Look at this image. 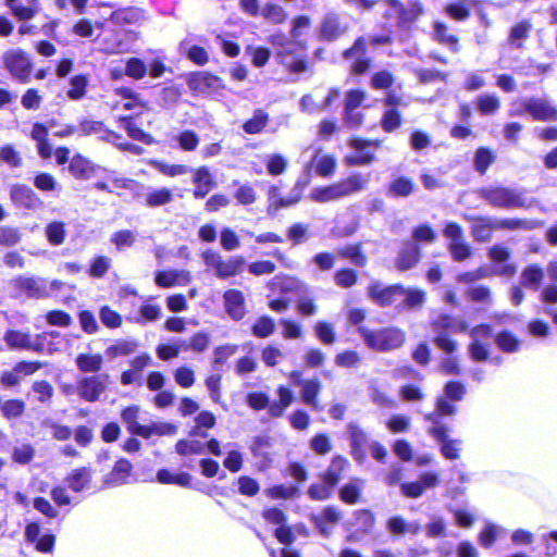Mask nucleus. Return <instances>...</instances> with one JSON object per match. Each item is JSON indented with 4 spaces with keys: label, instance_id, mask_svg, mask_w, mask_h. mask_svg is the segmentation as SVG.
<instances>
[{
    "label": "nucleus",
    "instance_id": "1",
    "mask_svg": "<svg viewBox=\"0 0 557 557\" xmlns=\"http://www.w3.org/2000/svg\"><path fill=\"white\" fill-rule=\"evenodd\" d=\"M456 407L443 398H438L433 412L425 414V420L432 422L429 434L440 444V450L444 458L455 460L460 457L462 442L449 438L448 429L440 423L444 416H453Z\"/></svg>",
    "mask_w": 557,
    "mask_h": 557
},
{
    "label": "nucleus",
    "instance_id": "2",
    "mask_svg": "<svg viewBox=\"0 0 557 557\" xmlns=\"http://www.w3.org/2000/svg\"><path fill=\"white\" fill-rule=\"evenodd\" d=\"M278 61L293 73H302L307 69L304 58V46L297 39H289L277 33L271 36Z\"/></svg>",
    "mask_w": 557,
    "mask_h": 557
},
{
    "label": "nucleus",
    "instance_id": "3",
    "mask_svg": "<svg viewBox=\"0 0 557 557\" xmlns=\"http://www.w3.org/2000/svg\"><path fill=\"white\" fill-rule=\"evenodd\" d=\"M358 333L367 347L375 351H391L403 346L405 342V333L397 327L370 330L359 326Z\"/></svg>",
    "mask_w": 557,
    "mask_h": 557
},
{
    "label": "nucleus",
    "instance_id": "4",
    "mask_svg": "<svg viewBox=\"0 0 557 557\" xmlns=\"http://www.w3.org/2000/svg\"><path fill=\"white\" fill-rule=\"evenodd\" d=\"M201 259L206 267L211 269L218 278L226 280L235 276L244 270L245 259L242 256H232L227 259L212 250L207 249L201 253Z\"/></svg>",
    "mask_w": 557,
    "mask_h": 557
},
{
    "label": "nucleus",
    "instance_id": "5",
    "mask_svg": "<svg viewBox=\"0 0 557 557\" xmlns=\"http://www.w3.org/2000/svg\"><path fill=\"white\" fill-rule=\"evenodd\" d=\"M535 199H528L523 188L506 186L490 187V206L502 209H528L535 203Z\"/></svg>",
    "mask_w": 557,
    "mask_h": 557
},
{
    "label": "nucleus",
    "instance_id": "6",
    "mask_svg": "<svg viewBox=\"0 0 557 557\" xmlns=\"http://www.w3.org/2000/svg\"><path fill=\"white\" fill-rule=\"evenodd\" d=\"M14 297L26 296L33 299L48 298V280L35 275H17L10 281Z\"/></svg>",
    "mask_w": 557,
    "mask_h": 557
},
{
    "label": "nucleus",
    "instance_id": "7",
    "mask_svg": "<svg viewBox=\"0 0 557 557\" xmlns=\"http://www.w3.org/2000/svg\"><path fill=\"white\" fill-rule=\"evenodd\" d=\"M5 70L21 83H27L32 73V61L22 49H10L2 55Z\"/></svg>",
    "mask_w": 557,
    "mask_h": 557
},
{
    "label": "nucleus",
    "instance_id": "8",
    "mask_svg": "<svg viewBox=\"0 0 557 557\" xmlns=\"http://www.w3.org/2000/svg\"><path fill=\"white\" fill-rule=\"evenodd\" d=\"M437 335L434 339L436 346L447 354H451L456 349V343L449 338L447 331L459 333L467 329L466 323L457 318L449 315H441L434 322Z\"/></svg>",
    "mask_w": 557,
    "mask_h": 557
},
{
    "label": "nucleus",
    "instance_id": "9",
    "mask_svg": "<svg viewBox=\"0 0 557 557\" xmlns=\"http://www.w3.org/2000/svg\"><path fill=\"white\" fill-rule=\"evenodd\" d=\"M107 373L84 376L77 382V393L86 401H97L108 387Z\"/></svg>",
    "mask_w": 557,
    "mask_h": 557
},
{
    "label": "nucleus",
    "instance_id": "10",
    "mask_svg": "<svg viewBox=\"0 0 557 557\" xmlns=\"http://www.w3.org/2000/svg\"><path fill=\"white\" fill-rule=\"evenodd\" d=\"M490 276L500 275L510 277L512 276L517 268L513 263L509 262L510 251L507 247L496 245L490 247Z\"/></svg>",
    "mask_w": 557,
    "mask_h": 557
},
{
    "label": "nucleus",
    "instance_id": "11",
    "mask_svg": "<svg viewBox=\"0 0 557 557\" xmlns=\"http://www.w3.org/2000/svg\"><path fill=\"white\" fill-rule=\"evenodd\" d=\"M188 86L196 92L216 96L224 89V83L222 78L209 73V72H197L188 78Z\"/></svg>",
    "mask_w": 557,
    "mask_h": 557
},
{
    "label": "nucleus",
    "instance_id": "12",
    "mask_svg": "<svg viewBox=\"0 0 557 557\" xmlns=\"http://www.w3.org/2000/svg\"><path fill=\"white\" fill-rule=\"evenodd\" d=\"M523 112L536 121H556L557 110L543 98L529 97L521 101Z\"/></svg>",
    "mask_w": 557,
    "mask_h": 557
},
{
    "label": "nucleus",
    "instance_id": "13",
    "mask_svg": "<svg viewBox=\"0 0 557 557\" xmlns=\"http://www.w3.org/2000/svg\"><path fill=\"white\" fill-rule=\"evenodd\" d=\"M3 339L11 349L41 352L45 348L44 343L40 342V335L33 337L28 332L9 330Z\"/></svg>",
    "mask_w": 557,
    "mask_h": 557
},
{
    "label": "nucleus",
    "instance_id": "14",
    "mask_svg": "<svg viewBox=\"0 0 557 557\" xmlns=\"http://www.w3.org/2000/svg\"><path fill=\"white\" fill-rule=\"evenodd\" d=\"M403 293L400 285L383 286L380 282H373L368 287L369 297L382 307L398 302Z\"/></svg>",
    "mask_w": 557,
    "mask_h": 557
},
{
    "label": "nucleus",
    "instance_id": "15",
    "mask_svg": "<svg viewBox=\"0 0 557 557\" xmlns=\"http://www.w3.org/2000/svg\"><path fill=\"white\" fill-rule=\"evenodd\" d=\"M444 235L448 238L449 251L456 261H462L470 256V247L465 243L462 231L456 223H447Z\"/></svg>",
    "mask_w": 557,
    "mask_h": 557
},
{
    "label": "nucleus",
    "instance_id": "16",
    "mask_svg": "<svg viewBox=\"0 0 557 557\" xmlns=\"http://www.w3.org/2000/svg\"><path fill=\"white\" fill-rule=\"evenodd\" d=\"M344 59L351 61V72L363 74L370 66V58L367 55V42L363 37L358 38L350 49L344 52Z\"/></svg>",
    "mask_w": 557,
    "mask_h": 557
},
{
    "label": "nucleus",
    "instance_id": "17",
    "mask_svg": "<svg viewBox=\"0 0 557 557\" xmlns=\"http://www.w3.org/2000/svg\"><path fill=\"white\" fill-rule=\"evenodd\" d=\"M10 197L16 207L36 210L42 206V201L36 193L28 186L15 184L11 186Z\"/></svg>",
    "mask_w": 557,
    "mask_h": 557
},
{
    "label": "nucleus",
    "instance_id": "18",
    "mask_svg": "<svg viewBox=\"0 0 557 557\" xmlns=\"http://www.w3.org/2000/svg\"><path fill=\"white\" fill-rule=\"evenodd\" d=\"M351 456L358 463H363L367 459L366 446H369L368 434L355 422L347 425Z\"/></svg>",
    "mask_w": 557,
    "mask_h": 557
},
{
    "label": "nucleus",
    "instance_id": "19",
    "mask_svg": "<svg viewBox=\"0 0 557 557\" xmlns=\"http://www.w3.org/2000/svg\"><path fill=\"white\" fill-rule=\"evenodd\" d=\"M342 518L341 510L335 506H326L321 512L312 515L311 521L319 532L327 537L332 534L334 527Z\"/></svg>",
    "mask_w": 557,
    "mask_h": 557
},
{
    "label": "nucleus",
    "instance_id": "20",
    "mask_svg": "<svg viewBox=\"0 0 557 557\" xmlns=\"http://www.w3.org/2000/svg\"><path fill=\"white\" fill-rule=\"evenodd\" d=\"M385 2L389 5L387 15H396L401 24L416 21L423 12L421 3L418 1L411 2L407 8H405L398 0H385Z\"/></svg>",
    "mask_w": 557,
    "mask_h": 557
},
{
    "label": "nucleus",
    "instance_id": "21",
    "mask_svg": "<svg viewBox=\"0 0 557 557\" xmlns=\"http://www.w3.org/2000/svg\"><path fill=\"white\" fill-rule=\"evenodd\" d=\"M469 352L472 359L482 361L487 358V325L481 324L471 330Z\"/></svg>",
    "mask_w": 557,
    "mask_h": 557
},
{
    "label": "nucleus",
    "instance_id": "22",
    "mask_svg": "<svg viewBox=\"0 0 557 557\" xmlns=\"http://www.w3.org/2000/svg\"><path fill=\"white\" fill-rule=\"evenodd\" d=\"M138 199H143L147 207L156 208L165 206L173 201L174 195L171 189L166 187L154 188L151 186H144L140 190Z\"/></svg>",
    "mask_w": 557,
    "mask_h": 557
},
{
    "label": "nucleus",
    "instance_id": "23",
    "mask_svg": "<svg viewBox=\"0 0 557 557\" xmlns=\"http://www.w3.org/2000/svg\"><path fill=\"white\" fill-rule=\"evenodd\" d=\"M311 169H313L319 176L330 177L335 172L336 159L331 154H322V148H317L310 162L306 165L308 172Z\"/></svg>",
    "mask_w": 557,
    "mask_h": 557
},
{
    "label": "nucleus",
    "instance_id": "24",
    "mask_svg": "<svg viewBox=\"0 0 557 557\" xmlns=\"http://www.w3.org/2000/svg\"><path fill=\"white\" fill-rule=\"evenodd\" d=\"M223 300L225 310L233 320L239 321L245 317V298L240 290H226L223 295Z\"/></svg>",
    "mask_w": 557,
    "mask_h": 557
},
{
    "label": "nucleus",
    "instance_id": "25",
    "mask_svg": "<svg viewBox=\"0 0 557 557\" xmlns=\"http://www.w3.org/2000/svg\"><path fill=\"white\" fill-rule=\"evenodd\" d=\"M349 467L350 463L347 458L336 455L332 458L327 469L320 474V479L335 487Z\"/></svg>",
    "mask_w": 557,
    "mask_h": 557
},
{
    "label": "nucleus",
    "instance_id": "26",
    "mask_svg": "<svg viewBox=\"0 0 557 557\" xmlns=\"http://www.w3.org/2000/svg\"><path fill=\"white\" fill-rule=\"evenodd\" d=\"M191 172H194L193 183L196 185L194 197L202 199L215 185L213 176L207 166H200Z\"/></svg>",
    "mask_w": 557,
    "mask_h": 557
},
{
    "label": "nucleus",
    "instance_id": "27",
    "mask_svg": "<svg viewBox=\"0 0 557 557\" xmlns=\"http://www.w3.org/2000/svg\"><path fill=\"white\" fill-rule=\"evenodd\" d=\"M132 468L133 466L128 460L124 458L119 459L111 472L104 476V485L113 487L127 483Z\"/></svg>",
    "mask_w": 557,
    "mask_h": 557
},
{
    "label": "nucleus",
    "instance_id": "28",
    "mask_svg": "<svg viewBox=\"0 0 557 557\" xmlns=\"http://www.w3.org/2000/svg\"><path fill=\"white\" fill-rule=\"evenodd\" d=\"M189 273L185 270L158 271L154 282L163 288L173 287L175 285H185L189 282Z\"/></svg>",
    "mask_w": 557,
    "mask_h": 557
},
{
    "label": "nucleus",
    "instance_id": "29",
    "mask_svg": "<svg viewBox=\"0 0 557 557\" xmlns=\"http://www.w3.org/2000/svg\"><path fill=\"white\" fill-rule=\"evenodd\" d=\"M420 259L419 247L411 242L405 244L398 253L396 264L400 271H406L413 268Z\"/></svg>",
    "mask_w": 557,
    "mask_h": 557
},
{
    "label": "nucleus",
    "instance_id": "30",
    "mask_svg": "<svg viewBox=\"0 0 557 557\" xmlns=\"http://www.w3.org/2000/svg\"><path fill=\"white\" fill-rule=\"evenodd\" d=\"M138 413H139V408L137 406H132V407L125 408L122 411L121 418H122V421L126 424L127 430L131 434L138 435L141 437H147V435H148L147 425H141L138 423V421H137Z\"/></svg>",
    "mask_w": 557,
    "mask_h": 557
},
{
    "label": "nucleus",
    "instance_id": "31",
    "mask_svg": "<svg viewBox=\"0 0 557 557\" xmlns=\"http://www.w3.org/2000/svg\"><path fill=\"white\" fill-rule=\"evenodd\" d=\"M343 197L362 191L369 184V177L361 173H355L345 180L337 182Z\"/></svg>",
    "mask_w": 557,
    "mask_h": 557
},
{
    "label": "nucleus",
    "instance_id": "32",
    "mask_svg": "<svg viewBox=\"0 0 557 557\" xmlns=\"http://www.w3.org/2000/svg\"><path fill=\"white\" fill-rule=\"evenodd\" d=\"M386 529L389 533L394 535H404L406 533L418 534L420 532L421 525L417 521L406 522L405 519L400 516L392 517L386 522Z\"/></svg>",
    "mask_w": 557,
    "mask_h": 557
},
{
    "label": "nucleus",
    "instance_id": "33",
    "mask_svg": "<svg viewBox=\"0 0 557 557\" xmlns=\"http://www.w3.org/2000/svg\"><path fill=\"white\" fill-rule=\"evenodd\" d=\"M544 280V271L537 264L527 265L520 275L521 285L532 290H539Z\"/></svg>",
    "mask_w": 557,
    "mask_h": 557
},
{
    "label": "nucleus",
    "instance_id": "34",
    "mask_svg": "<svg viewBox=\"0 0 557 557\" xmlns=\"http://www.w3.org/2000/svg\"><path fill=\"white\" fill-rule=\"evenodd\" d=\"M90 480L91 469L87 467H82L73 470L66 476L65 482L73 492L79 493L89 485Z\"/></svg>",
    "mask_w": 557,
    "mask_h": 557
},
{
    "label": "nucleus",
    "instance_id": "35",
    "mask_svg": "<svg viewBox=\"0 0 557 557\" xmlns=\"http://www.w3.org/2000/svg\"><path fill=\"white\" fill-rule=\"evenodd\" d=\"M300 388V396L304 404L312 409H319L318 395L322 388L321 382L317 377L309 379L304 382Z\"/></svg>",
    "mask_w": 557,
    "mask_h": 557
},
{
    "label": "nucleus",
    "instance_id": "36",
    "mask_svg": "<svg viewBox=\"0 0 557 557\" xmlns=\"http://www.w3.org/2000/svg\"><path fill=\"white\" fill-rule=\"evenodd\" d=\"M94 170V164L81 154H75L70 160L69 171L77 180H88Z\"/></svg>",
    "mask_w": 557,
    "mask_h": 557
},
{
    "label": "nucleus",
    "instance_id": "37",
    "mask_svg": "<svg viewBox=\"0 0 557 557\" xmlns=\"http://www.w3.org/2000/svg\"><path fill=\"white\" fill-rule=\"evenodd\" d=\"M143 18L144 11L138 8L119 9L110 15V21L116 25L136 24Z\"/></svg>",
    "mask_w": 557,
    "mask_h": 557
},
{
    "label": "nucleus",
    "instance_id": "38",
    "mask_svg": "<svg viewBox=\"0 0 557 557\" xmlns=\"http://www.w3.org/2000/svg\"><path fill=\"white\" fill-rule=\"evenodd\" d=\"M346 32V27L342 26L335 14H327L320 28V35L325 40H334Z\"/></svg>",
    "mask_w": 557,
    "mask_h": 557
},
{
    "label": "nucleus",
    "instance_id": "39",
    "mask_svg": "<svg viewBox=\"0 0 557 557\" xmlns=\"http://www.w3.org/2000/svg\"><path fill=\"white\" fill-rule=\"evenodd\" d=\"M310 197L313 201L325 203L339 200L343 197L338 183L332 185L315 187L311 190Z\"/></svg>",
    "mask_w": 557,
    "mask_h": 557
},
{
    "label": "nucleus",
    "instance_id": "40",
    "mask_svg": "<svg viewBox=\"0 0 557 557\" xmlns=\"http://www.w3.org/2000/svg\"><path fill=\"white\" fill-rule=\"evenodd\" d=\"M364 482L361 479L354 478L339 490V498L346 504L354 505L359 502Z\"/></svg>",
    "mask_w": 557,
    "mask_h": 557
},
{
    "label": "nucleus",
    "instance_id": "41",
    "mask_svg": "<svg viewBox=\"0 0 557 557\" xmlns=\"http://www.w3.org/2000/svg\"><path fill=\"white\" fill-rule=\"evenodd\" d=\"M76 367L85 373H97L101 370L103 358L100 354H79L75 359Z\"/></svg>",
    "mask_w": 557,
    "mask_h": 557
},
{
    "label": "nucleus",
    "instance_id": "42",
    "mask_svg": "<svg viewBox=\"0 0 557 557\" xmlns=\"http://www.w3.org/2000/svg\"><path fill=\"white\" fill-rule=\"evenodd\" d=\"M531 30L532 24L529 21L523 20L518 22L510 28L508 37L509 45L517 49L522 48L523 40L529 37Z\"/></svg>",
    "mask_w": 557,
    "mask_h": 557
},
{
    "label": "nucleus",
    "instance_id": "43",
    "mask_svg": "<svg viewBox=\"0 0 557 557\" xmlns=\"http://www.w3.org/2000/svg\"><path fill=\"white\" fill-rule=\"evenodd\" d=\"M532 223L528 220L517 218L491 219L490 232L492 230H531Z\"/></svg>",
    "mask_w": 557,
    "mask_h": 557
},
{
    "label": "nucleus",
    "instance_id": "44",
    "mask_svg": "<svg viewBox=\"0 0 557 557\" xmlns=\"http://www.w3.org/2000/svg\"><path fill=\"white\" fill-rule=\"evenodd\" d=\"M497 347L507 354H513L520 349L521 341L510 331H502L495 336Z\"/></svg>",
    "mask_w": 557,
    "mask_h": 557
},
{
    "label": "nucleus",
    "instance_id": "45",
    "mask_svg": "<svg viewBox=\"0 0 557 557\" xmlns=\"http://www.w3.org/2000/svg\"><path fill=\"white\" fill-rule=\"evenodd\" d=\"M414 189L413 182L405 176L394 178L388 187L387 195L392 197H408Z\"/></svg>",
    "mask_w": 557,
    "mask_h": 557
},
{
    "label": "nucleus",
    "instance_id": "46",
    "mask_svg": "<svg viewBox=\"0 0 557 557\" xmlns=\"http://www.w3.org/2000/svg\"><path fill=\"white\" fill-rule=\"evenodd\" d=\"M157 480L162 484H175L182 487H188L191 482V475L187 472L172 473L166 469L157 472Z\"/></svg>",
    "mask_w": 557,
    "mask_h": 557
},
{
    "label": "nucleus",
    "instance_id": "47",
    "mask_svg": "<svg viewBox=\"0 0 557 557\" xmlns=\"http://www.w3.org/2000/svg\"><path fill=\"white\" fill-rule=\"evenodd\" d=\"M8 7L21 21H29L38 13L37 0H27V5H23L20 2L14 1L8 4Z\"/></svg>",
    "mask_w": 557,
    "mask_h": 557
},
{
    "label": "nucleus",
    "instance_id": "48",
    "mask_svg": "<svg viewBox=\"0 0 557 557\" xmlns=\"http://www.w3.org/2000/svg\"><path fill=\"white\" fill-rule=\"evenodd\" d=\"M269 115L261 109L253 112L251 119L246 121L243 125L245 133L253 135L259 134L268 124Z\"/></svg>",
    "mask_w": 557,
    "mask_h": 557
},
{
    "label": "nucleus",
    "instance_id": "49",
    "mask_svg": "<svg viewBox=\"0 0 557 557\" xmlns=\"http://www.w3.org/2000/svg\"><path fill=\"white\" fill-rule=\"evenodd\" d=\"M120 122L122 127L126 131L127 135L134 139L139 140L145 144H150L151 137L149 134L145 133L140 127H138L131 116L120 117Z\"/></svg>",
    "mask_w": 557,
    "mask_h": 557
},
{
    "label": "nucleus",
    "instance_id": "50",
    "mask_svg": "<svg viewBox=\"0 0 557 557\" xmlns=\"http://www.w3.org/2000/svg\"><path fill=\"white\" fill-rule=\"evenodd\" d=\"M181 49L187 55V58L196 63L197 65H205L209 61V54L207 50L199 46H189L187 41L181 44Z\"/></svg>",
    "mask_w": 557,
    "mask_h": 557
},
{
    "label": "nucleus",
    "instance_id": "51",
    "mask_svg": "<svg viewBox=\"0 0 557 557\" xmlns=\"http://www.w3.org/2000/svg\"><path fill=\"white\" fill-rule=\"evenodd\" d=\"M138 347L134 339H120L107 348V354L111 357L127 356L133 354Z\"/></svg>",
    "mask_w": 557,
    "mask_h": 557
},
{
    "label": "nucleus",
    "instance_id": "52",
    "mask_svg": "<svg viewBox=\"0 0 557 557\" xmlns=\"http://www.w3.org/2000/svg\"><path fill=\"white\" fill-rule=\"evenodd\" d=\"M434 38L438 42L448 46L450 50L455 52L458 50V39L456 36L447 34V26L444 23H434Z\"/></svg>",
    "mask_w": 557,
    "mask_h": 557
},
{
    "label": "nucleus",
    "instance_id": "53",
    "mask_svg": "<svg viewBox=\"0 0 557 557\" xmlns=\"http://www.w3.org/2000/svg\"><path fill=\"white\" fill-rule=\"evenodd\" d=\"M287 160L280 153L268 154L265 158V165L268 173L273 176L283 174L287 169Z\"/></svg>",
    "mask_w": 557,
    "mask_h": 557
},
{
    "label": "nucleus",
    "instance_id": "54",
    "mask_svg": "<svg viewBox=\"0 0 557 557\" xmlns=\"http://www.w3.org/2000/svg\"><path fill=\"white\" fill-rule=\"evenodd\" d=\"M48 242L53 246L63 244L65 239V228L62 222H51L45 230Z\"/></svg>",
    "mask_w": 557,
    "mask_h": 557
},
{
    "label": "nucleus",
    "instance_id": "55",
    "mask_svg": "<svg viewBox=\"0 0 557 557\" xmlns=\"http://www.w3.org/2000/svg\"><path fill=\"white\" fill-rule=\"evenodd\" d=\"M309 184V174L305 178H298L294 187L287 196H285L284 208L290 207L299 202L302 197L304 190Z\"/></svg>",
    "mask_w": 557,
    "mask_h": 557
},
{
    "label": "nucleus",
    "instance_id": "56",
    "mask_svg": "<svg viewBox=\"0 0 557 557\" xmlns=\"http://www.w3.org/2000/svg\"><path fill=\"white\" fill-rule=\"evenodd\" d=\"M274 321L270 317L263 315L259 318L252 325L251 331L256 337L265 338L274 332Z\"/></svg>",
    "mask_w": 557,
    "mask_h": 557
},
{
    "label": "nucleus",
    "instance_id": "57",
    "mask_svg": "<svg viewBox=\"0 0 557 557\" xmlns=\"http://www.w3.org/2000/svg\"><path fill=\"white\" fill-rule=\"evenodd\" d=\"M22 239V233L17 227L0 226V246L13 247Z\"/></svg>",
    "mask_w": 557,
    "mask_h": 557
},
{
    "label": "nucleus",
    "instance_id": "58",
    "mask_svg": "<svg viewBox=\"0 0 557 557\" xmlns=\"http://www.w3.org/2000/svg\"><path fill=\"white\" fill-rule=\"evenodd\" d=\"M180 455H201L205 453V444L197 440H182L176 444Z\"/></svg>",
    "mask_w": 557,
    "mask_h": 557
},
{
    "label": "nucleus",
    "instance_id": "59",
    "mask_svg": "<svg viewBox=\"0 0 557 557\" xmlns=\"http://www.w3.org/2000/svg\"><path fill=\"white\" fill-rule=\"evenodd\" d=\"M334 486L327 482L311 484L308 488V496L312 500H326L331 497Z\"/></svg>",
    "mask_w": 557,
    "mask_h": 557
},
{
    "label": "nucleus",
    "instance_id": "60",
    "mask_svg": "<svg viewBox=\"0 0 557 557\" xmlns=\"http://www.w3.org/2000/svg\"><path fill=\"white\" fill-rule=\"evenodd\" d=\"M262 16L274 24H281L286 20V12L284 9L274 3H268L261 11Z\"/></svg>",
    "mask_w": 557,
    "mask_h": 557
},
{
    "label": "nucleus",
    "instance_id": "61",
    "mask_svg": "<svg viewBox=\"0 0 557 557\" xmlns=\"http://www.w3.org/2000/svg\"><path fill=\"white\" fill-rule=\"evenodd\" d=\"M87 83V77L84 75H76L72 77L70 82V89L67 90L69 98L72 100L83 98L86 92Z\"/></svg>",
    "mask_w": 557,
    "mask_h": 557
},
{
    "label": "nucleus",
    "instance_id": "62",
    "mask_svg": "<svg viewBox=\"0 0 557 557\" xmlns=\"http://www.w3.org/2000/svg\"><path fill=\"white\" fill-rule=\"evenodd\" d=\"M135 242L136 234L129 230L115 232L111 236V243H113L119 250L132 247Z\"/></svg>",
    "mask_w": 557,
    "mask_h": 557
},
{
    "label": "nucleus",
    "instance_id": "63",
    "mask_svg": "<svg viewBox=\"0 0 557 557\" xmlns=\"http://www.w3.org/2000/svg\"><path fill=\"white\" fill-rule=\"evenodd\" d=\"M147 73L145 62L138 58H131L125 64V74L134 79H141Z\"/></svg>",
    "mask_w": 557,
    "mask_h": 557
},
{
    "label": "nucleus",
    "instance_id": "64",
    "mask_svg": "<svg viewBox=\"0 0 557 557\" xmlns=\"http://www.w3.org/2000/svg\"><path fill=\"white\" fill-rule=\"evenodd\" d=\"M545 557L557 556V530L549 531L541 536Z\"/></svg>",
    "mask_w": 557,
    "mask_h": 557
}]
</instances>
